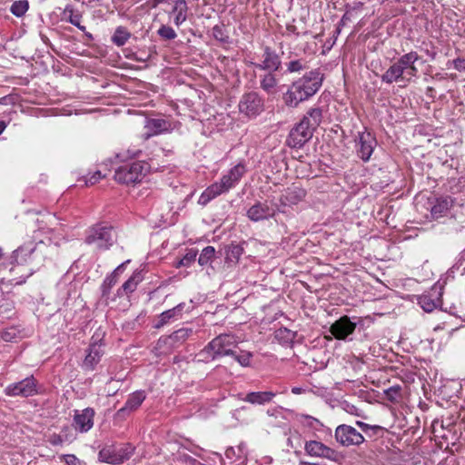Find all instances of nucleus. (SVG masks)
<instances>
[{"label": "nucleus", "mask_w": 465, "mask_h": 465, "mask_svg": "<svg viewBox=\"0 0 465 465\" xmlns=\"http://www.w3.org/2000/svg\"><path fill=\"white\" fill-rule=\"evenodd\" d=\"M323 75L319 69L312 70L302 77L292 82L282 94V100L288 107L295 108L300 103L313 96L322 84Z\"/></svg>", "instance_id": "f257e3e1"}, {"label": "nucleus", "mask_w": 465, "mask_h": 465, "mask_svg": "<svg viewBox=\"0 0 465 465\" xmlns=\"http://www.w3.org/2000/svg\"><path fill=\"white\" fill-rule=\"evenodd\" d=\"M322 111L319 107L311 108L302 119L294 125L286 139V144L291 148H302L309 142L314 130L320 125Z\"/></svg>", "instance_id": "f03ea898"}, {"label": "nucleus", "mask_w": 465, "mask_h": 465, "mask_svg": "<svg viewBox=\"0 0 465 465\" xmlns=\"http://www.w3.org/2000/svg\"><path fill=\"white\" fill-rule=\"evenodd\" d=\"M420 59L417 52L411 51L401 55L381 76V81L388 84L392 83H410L418 74L415 63Z\"/></svg>", "instance_id": "7ed1b4c3"}, {"label": "nucleus", "mask_w": 465, "mask_h": 465, "mask_svg": "<svg viewBox=\"0 0 465 465\" xmlns=\"http://www.w3.org/2000/svg\"><path fill=\"white\" fill-rule=\"evenodd\" d=\"M115 240L113 227L105 223H96L85 232L84 242L90 245L94 244L101 251L108 250Z\"/></svg>", "instance_id": "20e7f679"}, {"label": "nucleus", "mask_w": 465, "mask_h": 465, "mask_svg": "<svg viewBox=\"0 0 465 465\" xmlns=\"http://www.w3.org/2000/svg\"><path fill=\"white\" fill-rule=\"evenodd\" d=\"M149 165L144 162H134L119 167L114 173V179L118 183L130 184L142 181L148 172Z\"/></svg>", "instance_id": "39448f33"}, {"label": "nucleus", "mask_w": 465, "mask_h": 465, "mask_svg": "<svg viewBox=\"0 0 465 465\" xmlns=\"http://www.w3.org/2000/svg\"><path fill=\"white\" fill-rule=\"evenodd\" d=\"M236 346V338L229 333L220 334L208 342V349L213 350V359L232 356L234 354Z\"/></svg>", "instance_id": "423d86ee"}, {"label": "nucleus", "mask_w": 465, "mask_h": 465, "mask_svg": "<svg viewBox=\"0 0 465 465\" xmlns=\"http://www.w3.org/2000/svg\"><path fill=\"white\" fill-rule=\"evenodd\" d=\"M4 392L9 397H23L28 398L38 393L37 381L34 376L26 377L25 379L9 384Z\"/></svg>", "instance_id": "0eeeda50"}, {"label": "nucleus", "mask_w": 465, "mask_h": 465, "mask_svg": "<svg viewBox=\"0 0 465 465\" xmlns=\"http://www.w3.org/2000/svg\"><path fill=\"white\" fill-rule=\"evenodd\" d=\"M335 439L343 447L359 446L365 440L364 436L355 428L341 424L335 430Z\"/></svg>", "instance_id": "6e6552de"}, {"label": "nucleus", "mask_w": 465, "mask_h": 465, "mask_svg": "<svg viewBox=\"0 0 465 465\" xmlns=\"http://www.w3.org/2000/svg\"><path fill=\"white\" fill-rule=\"evenodd\" d=\"M246 173L245 166L242 163H238L230 169L228 173L224 174L220 182L213 183L220 194L229 192L236 186L242 177Z\"/></svg>", "instance_id": "1a4fd4ad"}, {"label": "nucleus", "mask_w": 465, "mask_h": 465, "mask_svg": "<svg viewBox=\"0 0 465 465\" xmlns=\"http://www.w3.org/2000/svg\"><path fill=\"white\" fill-rule=\"evenodd\" d=\"M238 106L241 114L253 118L263 111V101L257 93L250 92L242 96Z\"/></svg>", "instance_id": "9d476101"}, {"label": "nucleus", "mask_w": 465, "mask_h": 465, "mask_svg": "<svg viewBox=\"0 0 465 465\" xmlns=\"http://www.w3.org/2000/svg\"><path fill=\"white\" fill-rule=\"evenodd\" d=\"M304 449L305 452L312 457L325 458L334 461L342 458L338 451L317 440L307 441Z\"/></svg>", "instance_id": "9b49d317"}, {"label": "nucleus", "mask_w": 465, "mask_h": 465, "mask_svg": "<svg viewBox=\"0 0 465 465\" xmlns=\"http://www.w3.org/2000/svg\"><path fill=\"white\" fill-rule=\"evenodd\" d=\"M443 285L437 282L427 294L419 297L418 303L426 312H431L437 307L441 305Z\"/></svg>", "instance_id": "f8f14e48"}, {"label": "nucleus", "mask_w": 465, "mask_h": 465, "mask_svg": "<svg viewBox=\"0 0 465 465\" xmlns=\"http://www.w3.org/2000/svg\"><path fill=\"white\" fill-rule=\"evenodd\" d=\"M261 63L253 64L254 67L267 72H277L282 68L280 55L271 46H264Z\"/></svg>", "instance_id": "ddd939ff"}, {"label": "nucleus", "mask_w": 465, "mask_h": 465, "mask_svg": "<svg viewBox=\"0 0 465 465\" xmlns=\"http://www.w3.org/2000/svg\"><path fill=\"white\" fill-rule=\"evenodd\" d=\"M377 141L370 132H359L357 139V155L368 162L373 153Z\"/></svg>", "instance_id": "4468645a"}, {"label": "nucleus", "mask_w": 465, "mask_h": 465, "mask_svg": "<svg viewBox=\"0 0 465 465\" xmlns=\"http://www.w3.org/2000/svg\"><path fill=\"white\" fill-rule=\"evenodd\" d=\"M356 327V322H351L349 316L344 315L330 326L329 331L335 339L344 341L354 332Z\"/></svg>", "instance_id": "2eb2a0df"}, {"label": "nucleus", "mask_w": 465, "mask_h": 465, "mask_svg": "<svg viewBox=\"0 0 465 465\" xmlns=\"http://www.w3.org/2000/svg\"><path fill=\"white\" fill-rule=\"evenodd\" d=\"M275 213V209L267 201L256 202L246 212L247 217L255 223L272 218Z\"/></svg>", "instance_id": "dca6fc26"}, {"label": "nucleus", "mask_w": 465, "mask_h": 465, "mask_svg": "<svg viewBox=\"0 0 465 465\" xmlns=\"http://www.w3.org/2000/svg\"><path fill=\"white\" fill-rule=\"evenodd\" d=\"M146 398L144 391H136L129 395L124 407L119 409L116 412V417L119 419H124L132 411L137 410Z\"/></svg>", "instance_id": "f3484780"}, {"label": "nucleus", "mask_w": 465, "mask_h": 465, "mask_svg": "<svg viewBox=\"0 0 465 465\" xmlns=\"http://www.w3.org/2000/svg\"><path fill=\"white\" fill-rule=\"evenodd\" d=\"M144 129L145 132L143 135L144 139L147 140L152 136L170 132L172 130V124L165 119L149 118L145 122Z\"/></svg>", "instance_id": "a211bd4d"}, {"label": "nucleus", "mask_w": 465, "mask_h": 465, "mask_svg": "<svg viewBox=\"0 0 465 465\" xmlns=\"http://www.w3.org/2000/svg\"><path fill=\"white\" fill-rule=\"evenodd\" d=\"M193 333L191 328H182L173 331L169 336L162 337L158 341V345L168 346L170 349L175 348L183 343Z\"/></svg>", "instance_id": "6ab92c4d"}, {"label": "nucleus", "mask_w": 465, "mask_h": 465, "mask_svg": "<svg viewBox=\"0 0 465 465\" xmlns=\"http://www.w3.org/2000/svg\"><path fill=\"white\" fill-rule=\"evenodd\" d=\"M94 410L93 408H85L81 412L75 411L74 422L75 429L80 432H87L94 426Z\"/></svg>", "instance_id": "aec40b11"}, {"label": "nucleus", "mask_w": 465, "mask_h": 465, "mask_svg": "<svg viewBox=\"0 0 465 465\" xmlns=\"http://www.w3.org/2000/svg\"><path fill=\"white\" fill-rule=\"evenodd\" d=\"M103 354L104 351L101 349V344H98L97 341L92 342L87 349V354L84 360L83 367L86 370L93 371L95 365L100 361Z\"/></svg>", "instance_id": "412c9836"}, {"label": "nucleus", "mask_w": 465, "mask_h": 465, "mask_svg": "<svg viewBox=\"0 0 465 465\" xmlns=\"http://www.w3.org/2000/svg\"><path fill=\"white\" fill-rule=\"evenodd\" d=\"M36 252V247L29 245H23L15 250L11 256L12 264H23L29 262L33 254Z\"/></svg>", "instance_id": "4be33fe9"}, {"label": "nucleus", "mask_w": 465, "mask_h": 465, "mask_svg": "<svg viewBox=\"0 0 465 465\" xmlns=\"http://www.w3.org/2000/svg\"><path fill=\"white\" fill-rule=\"evenodd\" d=\"M185 307V303L182 302L173 307V309L167 310L159 315V320L155 323L154 328L159 329L169 323L172 321H175L182 316V312Z\"/></svg>", "instance_id": "5701e85b"}, {"label": "nucleus", "mask_w": 465, "mask_h": 465, "mask_svg": "<svg viewBox=\"0 0 465 465\" xmlns=\"http://www.w3.org/2000/svg\"><path fill=\"white\" fill-rule=\"evenodd\" d=\"M275 395L273 391H252L247 393L242 400L252 404L263 405L271 402Z\"/></svg>", "instance_id": "b1692460"}, {"label": "nucleus", "mask_w": 465, "mask_h": 465, "mask_svg": "<svg viewBox=\"0 0 465 465\" xmlns=\"http://www.w3.org/2000/svg\"><path fill=\"white\" fill-rule=\"evenodd\" d=\"M142 279L141 272H134L122 287L117 290V296L122 297L134 292Z\"/></svg>", "instance_id": "393cba45"}, {"label": "nucleus", "mask_w": 465, "mask_h": 465, "mask_svg": "<svg viewBox=\"0 0 465 465\" xmlns=\"http://www.w3.org/2000/svg\"><path fill=\"white\" fill-rule=\"evenodd\" d=\"M98 460L101 462H105L112 465H119L116 448L113 445L104 447L98 453Z\"/></svg>", "instance_id": "a878e982"}, {"label": "nucleus", "mask_w": 465, "mask_h": 465, "mask_svg": "<svg viewBox=\"0 0 465 465\" xmlns=\"http://www.w3.org/2000/svg\"><path fill=\"white\" fill-rule=\"evenodd\" d=\"M243 253V248L239 244L232 243L224 248L225 262L235 264Z\"/></svg>", "instance_id": "bb28decb"}, {"label": "nucleus", "mask_w": 465, "mask_h": 465, "mask_svg": "<svg viewBox=\"0 0 465 465\" xmlns=\"http://www.w3.org/2000/svg\"><path fill=\"white\" fill-rule=\"evenodd\" d=\"M296 337V332L285 327L279 328L274 332L275 340L282 345L288 346L292 343Z\"/></svg>", "instance_id": "cd10ccee"}, {"label": "nucleus", "mask_w": 465, "mask_h": 465, "mask_svg": "<svg viewBox=\"0 0 465 465\" xmlns=\"http://www.w3.org/2000/svg\"><path fill=\"white\" fill-rule=\"evenodd\" d=\"M274 72H267L265 74L261 76L260 86L267 94H273L277 86V79L273 74Z\"/></svg>", "instance_id": "c85d7f7f"}, {"label": "nucleus", "mask_w": 465, "mask_h": 465, "mask_svg": "<svg viewBox=\"0 0 465 465\" xmlns=\"http://www.w3.org/2000/svg\"><path fill=\"white\" fill-rule=\"evenodd\" d=\"M450 206V201L447 198H440L431 206L430 213L433 218L438 219L447 213Z\"/></svg>", "instance_id": "c756f323"}, {"label": "nucleus", "mask_w": 465, "mask_h": 465, "mask_svg": "<svg viewBox=\"0 0 465 465\" xmlns=\"http://www.w3.org/2000/svg\"><path fill=\"white\" fill-rule=\"evenodd\" d=\"M130 37L131 34L125 27L118 26L112 36V42L117 46H123Z\"/></svg>", "instance_id": "7c9ffc66"}, {"label": "nucleus", "mask_w": 465, "mask_h": 465, "mask_svg": "<svg viewBox=\"0 0 465 465\" xmlns=\"http://www.w3.org/2000/svg\"><path fill=\"white\" fill-rule=\"evenodd\" d=\"M286 72L290 74L300 73L308 68V64L305 59H294L288 63H285Z\"/></svg>", "instance_id": "2f4dec72"}, {"label": "nucleus", "mask_w": 465, "mask_h": 465, "mask_svg": "<svg viewBox=\"0 0 465 465\" xmlns=\"http://www.w3.org/2000/svg\"><path fill=\"white\" fill-rule=\"evenodd\" d=\"M214 185L211 184L209 187H207L200 195L198 203L200 205H206L209 202H211L215 197L221 195L220 193L214 189Z\"/></svg>", "instance_id": "473e14b6"}, {"label": "nucleus", "mask_w": 465, "mask_h": 465, "mask_svg": "<svg viewBox=\"0 0 465 465\" xmlns=\"http://www.w3.org/2000/svg\"><path fill=\"white\" fill-rule=\"evenodd\" d=\"M134 447H133L129 443L124 444L121 448L116 449V454L119 460V464H122L125 460H128L134 454Z\"/></svg>", "instance_id": "72a5a7b5"}, {"label": "nucleus", "mask_w": 465, "mask_h": 465, "mask_svg": "<svg viewBox=\"0 0 465 465\" xmlns=\"http://www.w3.org/2000/svg\"><path fill=\"white\" fill-rule=\"evenodd\" d=\"M198 254V251L195 249H190L183 255V257L175 264L176 268L180 267H189L193 262H194L196 256Z\"/></svg>", "instance_id": "f704fd0d"}, {"label": "nucleus", "mask_w": 465, "mask_h": 465, "mask_svg": "<svg viewBox=\"0 0 465 465\" xmlns=\"http://www.w3.org/2000/svg\"><path fill=\"white\" fill-rule=\"evenodd\" d=\"M215 255V249L213 246H207L203 249L202 252L200 253V256L198 258V263L201 266L207 265L214 257Z\"/></svg>", "instance_id": "c9c22d12"}, {"label": "nucleus", "mask_w": 465, "mask_h": 465, "mask_svg": "<svg viewBox=\"0 0 465 465\" xmlns=\"http://www.w3.org/2000/svg\"><path fill=\"white\" fill-rule=\"evenodd\" d=\"M212 34L215 40L223 44L229 43V35H227L223 25H214L213 27Z\"/></svg>", "instance_id": "e433bc0d"}, {"label": "nucleus", "mask_w": 465, "mask_h": 465, "mask_svg": "<svg viewBox=\"0 0 465 465\" xmlns=\"http://www.w3.org/2000/svg\"><path fill=\"white\" fill-rule=\"evenodd\" d=\"M232 357L242 367H247L251 363L252 353L249 351H241L239 353L234 350V354Z\"/></svg>", "instance_id": "4c0bfd02"}, {"label": "nucleus", "mask_w": 465, "mask_h": 465, "mask_svg": "<svg viewBox=\"0 0 465 465\" xmlns=\"http://www.w3.org/2000/svg\"><path fill=\"white\" fill-rule=\"evenodd\" d=\"M29 5L26 0L15 1L11 6V12L17 17L23 16L28 10Z\"/></svg>", "instance_id": "58836bf2"}, {"label": "nucleus", "mask_w": 465, "mask_h": 465, "mask_svg": "<svg viewBox=\"0 0 465 465\" xmlns=\"http://www.w3.org/2000/svg\"><path fill=\"white\" fill-rule=\"evenodd\" d=\"M305 196V192L302 189L294 188L289 189L286 192L285 198L291 203H297Z\"/></svg>", "instance_id": "ea45409f"}, {"label": "nucleus", "mask_w": 465, "mask_h": 465, "mask_svg": "<svg viewBox=\"0 0 465 465\" xmlns=\"http://www.w3.org/2000/svg\"><path fill=\"white\" fill-rule=\"evenodd\" d=\"M117 282V278L114 276V275H108L102 286H101V291H102V297L103 298H108L109 294H110V291L112 289V287Z\"/></svg>", "instance_id": "a19ab883"}, {"label": "nucleus", "mask_w": 465, "mask_h": 465, "mask_svg": "<svg viewBox=\"0 0 465 465\" xmlns=\"http://www.w3.org/2000/svg\"><path fill=\"white\" fill-rule=\"evenodd\" d=\"M157 34L164 40H173L177 36L175 31L168 25H162Z\"/></svg>", "instance_id": "79ce46f5"}, {"label": "nucleus", "mask_w": 465, "mask_h": 465, "mask_svg": "<svg viewBox=\"0 0 465 465\" xmlns=\"http://www.w3.org/2000/svg\"><path fill=\"white\" fill-rule=\"evenodd\" d=\"M197 361L209 362L214 361L213 359V350L208 349V344L196 354Z\"/></svg>", "instance_id": "37998d69"}, {"label": "nucleus", "mask_w": 465, "mask_h": 465, "mask_svg": "<svg viewBox=\"0 0 465 465\" xmlns=\"http://www.w3.org/2000/svg\"><path fill=\"white\" fill-rule=\"evenodd\" d=\"M387 398L391 401H397L401 397V387L392 386L385 391Z\"/></svg>", "instance_id": "c03bdc74"}, {"label": "nucleus", "mask_w": 465, "mask_h": 465, "mask_svg": "<svg viewBox=\"0 0 465 465\" xmlns=\"http://www.w3.org/2000/svg\"><path fill=\"white\" fill-rule=\"evenodd\" d=\"M384 432V428L379 425H371V430H367L364 433L367 437L370 438H379L381 437Z\"/></svg>", "instance_id": "a18cd8bd"}, {"label": "nucleus", "mask_w": 465, "mask_h": 465, "mask_svg": "<svg viewBox=\"0 0 465 465\" xmlns=\"http://www.w3.org/2000/svg\"><path fill=\"white\" fill-rule=\"evenodd\" d=\"M67 13H69L68 21L72 25H74L75 26H79V24L81 23L82 15L78 13H76V14L74 13L73 9L69 8L68 6L64 10V15H66Z\"/></svg>", "instance_id": "49530a36"}, {"label": "nucleus", "mask_w": 465, "mask_h": 465, "mask_svg": "<svg viewBox=\"0 0 465 465\" xmlns=\"http://www.w3.org/2000/svg\"><path fill=\"white\" fill-rule=\"evenodd\" d=\"M65 440L66 439H65V437H64V435L54 433L49 437L48 441L53 446H58V445H62Z\"/></svg>", "instance_id": "de8ad7c7"}, {"label": "nucleus", "mask_w": 465, "mask_h": 465, "mask_svg": "<svg viewBox=\"0 0 465 465\" xmlns=\"http://www.w3.org/2000/svg\"><path fill=\"white\" fill-rule=\"evenodd\" d=\"M187 10H188V6H187L185 0H176L175 5L173 10V12H175V13L182 12V13L186 14Z\"/></svg>", "instance_id": "09e8293b"}, {"label": "nucleus", "mask_w": 465, "mask_h": 465, "mask_svg": "<svg viewBox=\"0 0 465 465\" xmlns=\"http://www.w3.org/2000/svg\"><path fill=\"white\" fill-rule=\"evenodd\" d=\"M103 177H104V175H102L100 171H96L90 178L84 181L85 185H94L96 183H98Z\"/></svg>", "instance_id": "8fccbe9b"}, {"label": "nucleus", "mask_w": 465, "mask_h": 465, "mask_svg": "<svg viewBox=\"0 0 465 465\" xmlns=\"http://www.w3.org/2000/svg\"><path fill=\"white\" fill-rule=\"evenodd\" d=\"M66 465H80V460L74 454L63 455Z\"/></svg>", "instance_id": "3c124183"}, {"label": "nucleus", "mask_w": 465, "mask_h": 465, "mask_svg": "<svg viewBox=\"0 0 465 465\" xmlns=\"http://www.w3.org/2000/svg\"><path fill=\"white\" fill-rule=\"evenodd\" d=\"M454 68L458 71H465V58H457L453 61Z\"/></svg>", "instance_id": "603ef678"}, {"label": "nucleus", "mask_w": 465, "mask_h": 465, "mask_svg": "<svg viewBox=\"0 0 465 465\" xmlns=\"http://www.w3.org/2000/svg\"><path fill=\"white\" fill-rule=\"evenodd\" d=\"M186 18H187L186 14L179 12L176 14V15L174 17V24L176 25H180L186 20Z\"/></svg>", "instance_id": "864d4df0"}, {"label": "nucleus", "mask_w": 465, "mask_h": 465, "mask_svg": "<svg viewBox=\"0 0 465 465\" xmlns=\"http://www.w3.org/2000/svg\"><path fill=\"white\" fill-rule=\"evenodd\" d=\"M130 261L127 260L126 262L121 263L119 266H117L114 271L111 273L112 275H114L116 278L120 273H122L125 268L126 263H128Z\"/></svg>", "instance_id": "5fc2aeb1"}, {"label": "nucleus", "mask_w": 465, "mask_h": 465, "mask_svg": "<svg viewBox=\"0 0 465 465\" xmlns=\"http://www.w3.org/2000/svg\"><path fill=\"white\" fill-rule=\"evenodd\" d=\"M356 425L361 430V431L363 433H365L367 431V430H371V425L370 424H367L363 421H361V420H357L356 421Z\"/></svg>", "instance_id": "6e6d98bb"}, {"label": "nucleus", "mask_w": 465, "mask_h": 465, "mask_svg": "<svg viewBox=\"0 0 465 465\" xmlns=\"http://www.w3.org/2000/svg\"><path fill=\"white\" fill-rule=\"evenodd\" d=\"M187 460H188L189 465H205L192 457H187Z\"/></svg>", "instance_id": "4d7b16f0"}, {"label": "nucleus", "mask_w": 465, "mask_h": 465, "mask_svg": "<svg viewBox=\"0 0 465 465\" xmlns=\"http://www.w3.org/2000/svg\"><path fill=\"white\" fill-rule=\"evenodd\" d=\"M434 92H435V89H434L433 87H431V86H429V87H427L426 94H427L428 96L432 97V96H433V93H434Z\"/></svg>", "instance_id": "13d9d810"}, {"label": "nucleus", "mask_w": 465, "mask_h": 465, "mask_svg": "<svg viewBox=\"0 0 465 465\" xmlns=\"http://www.w3.org/2000/svg\"><path fill=\"white\" fill-rule=\"evenodd\" d=\"M6 123L5 121H0V134L5 131L6 128Z\"/></svg>", "instance_id": "bf43d9fd"}, {"label": "nucleus", "mask_w": 465, "mask_h": 465, "mask_svg": "<svg viewBox=\"0 0 465 465\" xmlns=\"http://www.w3.org/2000/svg\"><path fill=\"white\" fill-rule=\"evenodd\" d=\"M76 27L79 28L83 32H85V30H86V27L84 25H82L81 23L79 24V26H76Z\"/></svg>", "instance_id": "052dcab7"}, {"label": "nucleus", "mask_w": 465, "mask_h": 465, "mask_svg": "<svg viewBox=\"0 0 465 465\" xmlns=\"http://www.w3.org/2000/svg\"><path fill=\"white\" fill-rule=\"evenodd\" d=\"M287 29L289 31L294 32L295 31V26L294 25H291V26H288Z\"/></svg>", "instance_id": "680f3d73"}, {"label": "nucleus", "mask_w": 465, "mask_h": 465, "mask_svg": "<svg viewBox=\"0 0 465 465\" xmlns=\"http://www.w3.org/2000/svg\"><path fill=\"white\" fill-rule=\"evenodd\" d=\"M85 36L88 37L89 39H93V35L91 33L85 32Z\"/></svg>", "instance_id": "e2e57ef3"}, {"label": "nucleus", "mask_w": 465, "mask_h": 465, "mask_svg": "<svg viewBox=\"0 0 465 465\" xmlns=\"http://www.w3.org/2000/svg\"><path fill=\"white\" fill-rule=\"evenodd\" d=\"M300 391V389L299 388H293L292 389V392L293 393H298Z\"/></svg>", "instance_id": "0e129e2a"}, {"label": "nucleus", "mask_w": 465, "mask_h": 465, "mask_svg": "<svg viewBox=\"0 0 465 465\" xmlns=\"http://www.w3.org/2000/svg\"><path fill=\"white\" fill-rule=\"evenodd\" d=\"M300 465H309V462L300 460Z\"/></svg>", "instance_id": "69168bd1"}, {"label": "nucleus", "mask_w": 465, "mask_h": 465, "mask_svg": "<svg viewBox=\"0 0 465 465\" xmlns=\"http://www.w3.org/2000/svg\"><path fill=\"white\" fill-rule=\"evenodd\" d=\"M4 253H3V249L0 247V259L3 257Z\"/></svg>", "instance_id": "338daca9"}, {"label": "nucleus", "mask_w": 465, "mask_h": 465, "mask_svg": "<svg viewBox=\"0 0 465 465\" xmlns=\"http://www.w3.org/2000/svg\"><path fill=\"white\" fill-rule=\"evenodd\" d=\"M141 152H137L136 153L134 154V156H138V154L140 153Z\"/></svg>", "instance_id": "774afa93"}]
</instances>
